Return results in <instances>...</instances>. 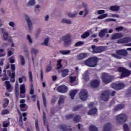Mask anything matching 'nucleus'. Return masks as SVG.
<instances>
[{"instance_id":"nucleus-1","label":"nucleus","mask_w":131,"mask_h":131,"mask_svg":"<svg viewBox=\"0 0 131 131\" xmlns=\"http://www.w3.org/2000/svg\"><path fill=\"white\" fill-rule=\"evenodd\" d=\"M97 63H98V58L97 57L89 58L84 62L85 65L89 66V67H96Z\"/></svg>"},{"instance_id":"nucleus-2","label":"nucleus","mask_w":131,"mask_h":131,"mask_svg":"<svg viewBox=\"0 0 131 131\" xmlns=\"http://www.w3.org/2000/svg\"><path fill=\"white\" fill-rule=\"evenodd\" d=\"M116 124H122L127 120V116L125 114H120L116 117Z\"/></svg>"},{"instance_id":"nucleus-3","label":"nucleus","mask_w":131,"mask_h":131,"mask_svg":"<svg viewBox=\"0 0 131 131\" xmlns=\"http://www.w3.org/2000/svg\"><path fill=\"white\" fill-rule=\"evenodd\" d=\"M127 55V52L124 50H117L115 54H112V56L116 58V59H121L122 57L126 56Z\"/></svg>"},{"instance_id":"nucleus-4","label":"nucleus","mask_w":131,"mask_h":131,"mask_svg":"<svg viewBox=\"0 0 131 131\" xmlns=\"http://www.w3.org/2000/svg\"><path fill=\"white\" fill-rule=\"evenodd\" d=\"M112 78L113 77L108 75L105 73H102V80L104 83H109L112 81Z\"/></svg>"},{"instance_id":"nucleus-5","label":"nucleus","mask_w":131,"mask_h":131,"mask_svg":"<svg viewBox=\"0 0 131 131\" xmlns=\"http://www.w3.org/2000/svg\"><path fill=\"white\" fill-rule=\"evenodd\" d=\"M24 17L28 25V30L31 31V30L33 29V24H32V21H31V19H30V17H29L28 15H25Z\"/></svg>"},{"instance_id":"nucleus-6","label":"nucleus","mask_w":131,"mask_h":131,"mask_svg":"<svg viewBox=\"0 0 131 131\" xmlns=\"http://www.w3.org/2000/svg\"><path fill=\"white\" fill-rule=\"evenodd\" d=\"M118 71L122 73V77H126V76H128L131 73L130 71H128L123 68H119Z\"/></svg>"},{"instance_id":"nucleus-7","label":"nucleus","mask_w":131,"mask_h":131,"mask_svg":"<svg viewBox=\"0 0 131 131\" xmlns=\"http://www.w3.org/2000/svg\"><path fill=\"white\" fill-rule=\"evenodd\" d=\"M80 99L82 101H85L88 99V92L85 90H82L81 91L79 94Z\"/></svg>"},{"instance_id":"nucleus-8","label":"nucleus","mask_w":131,"mask_h":131,"mask_svg":"<svg viewBox=\"0 0 131 131\" xmlns=\"http://www.w3.org/2000/svg\"><path fill=\"white\" fill-rule=\"evenodd\" d=\"M93 54H98V53H102L103 52L104 48L102 47H96V46L93 45L92 46Z\"/></svg>"},{"instance_id":"nucleus-9","label":"nucleus","mask_w":131,"mask_h":131,"mask_svg":"<svg viewBox=\"0 0 131 131\" xmlns=\"http://www.w3.org/2000/svg\"><path fill=\"white\" fill-rule=\"evenodd\" d=\"M25 99H22L20 101V109L21 111H26L28 109V106L26 104H25Z\"/></svg>"},{"instance_id":"nucleus-10","label":"nucleus","mask_w":131,"mask_h":131,"mask_svg":"<svg viewBox=\"0 0 131 131\" xmlns=\"http://www.w3.org/2000/svg\"><path fill=\"white\" fill-rule=\"evenodd\" d=\"M124 86H125V85L122 83L112 84L111 85V88L114 89V90H122V89L124 88Z\"/></svg>"},{"instance_id":"nucleus-11","label":"nucleus","mask_w":131,"mask_h":131,"mask_svg":"<svg viewBox=\"0 0 131 131\" xmlns=\"http://www.w3.org/2000/svg\"><path fill=\"white\" fill-rule=\"evenodd\" d=\"M62 40H63L65 42V46L68 47V46H70L71 45V39H70V36L68 35L66 36H63L62 37Z\"/></svg>"},{"instance_id":"nucleus-12","label":"nucleus","mask_w":131,"mask_h":131,"mask_svg":"<svg viewBox=\"0 0 131 131\" xmlns=\"http://www.w3.org/2000/svg\"><path fill=\"white\" fill-rule=\"evenodd\" d=\"M11 69L12 71H8V74L9 76H10L12 78H14V77H15V70H16V66H15V64H11Z\"/></svg>"},{"instance_id":"nucleus-13","label":"nucleus","mask_w":131,"mask_h":131,"mask_svg":"<svg viewBox=\"0 0 131 131\" xmlns=\"http://www.w3.org/2000/svg\"><path fill=\"white\" fill-rule=\"evenodd\" d=\"M130 41H131V38L129 37H126L119 39L117 42V43H127V42H129Z\"/></svg>"},{"instance_id":"nucleus-14","label":"nucleus","mask_w":131,"mask_h":131,"mask_svg":"<svg viewBox=\"0 0 131 131\" xmlns=\"http://www.w3.org/2000/svg\"><path fill=\"white\" fill-rule=\"evenodd\" d=\"M68 91V88L65 85H60L57 88V91L61 94H65Z\"/></svg>"},{"instance_id":"nucleus-15","label":"nucleus","mask_w":131,"mask_h":131,"mask_svg":"<svg viewBox=\"0 0 131 131\" xmlns=\"http://www.w3.org/2000/svg\"><path fill=\"white\" fill-rule=\"evenodd\" d=\"M89 57V53H81L77 55L78 60H83L85 58Z\"/></svg>"},{"instance_id":"nucleus-16","label":"nucleus","mask_w":131,"mask_h":131,"mask_svg":"<svg viewBox=\"0 0 131 131\" xmlns=\"http://www.w3.org/2000/svg\"><path fill=\"white\" fill-rule=\"evenodd\" d=\"M101 99L105 102L108 101V99H109V91H107L103 92L101 96Z\"/></svg>"},{"instance_id":"nucleus-17","label":"nucleus","mask_w":131,"mask_h":131,"mask_svg":"<svg viewBox=\"0 0 131 131\" xmlns=\"http://www.w3.org/2000/svg\"><path fill=\"white\" fill-rule=\"evenodd\" d=\"M58 71V73H61L62 77H66L68 75V73H69V70L68 69L60 70Z\"/></svg>"},{"instance_id":"nucleus-18","label":"nucleus","mask_w":131,"mask_h":131,"mask_svg":"<svg viewBox=\"0 0 131 131\" xmlns=\"http://www.w3.org/2000/svg\"><path fill=\"white\" fill-rule=\"evenodd\" d=\"M81 6L83 8H85L84 10V16H85L90 13V9L88 8V4L85 3H82Z\"/></svg>"},{"instance_id":"nucleus-19","label":"nucleus","mask_w":131,"mask_h":131,"mask_svg":"<svg viewBox=\"0 0 131 131\" xmlns=\"http://www.w3.org/2000/svg\"><path fill=\"white\" fill-rule=\"evenodd\" d=\"M50 39H51V38L47 37L44 39V41L41 42L40 46H46V47H48L49 46V41H50Z\"/></svg>"},{"instance_id":"nucleus-20","label":"nucleus","mask_w":131,"mask_h":131,"mask_svg":"<svg viewBox=\"0 0 131 131\" xmlns=\"http://www.w3.org/2000/svg\"><path fill=\"white\" fill-rule=\"evenodd\" d=\"M99 84H100V81L98 80H94L91 82V86L93 88H97L99 86Z\"/></svg>"},{"instance_id":"nucleus-21","label":"nucleus","mask_w":131,"mask_h":131,"mask_svg":"<svg viewBox=\"0 0 131 131\" xmlns=\"http://www.w3.org/2000/svg\"><path fill=\"white\" fill-rule=\"evenodd\" d=\"M108 33V30L107 29H104L102 30L99 33V36L100 37H104L105 36V34Z\"/></svg>"},{"instance_id":"nucleus-22","label":"nucleus","mask_w":131,"mask_h":131,"mask_svg":"<svg viewBox=\"0 0 131 131\" xmlns=\"http://www.w3.org/2000/svg\"><path fill=\"white\" fill-rule=\"evenodd\" d=\"M61 23L62 24H72V21L71 20V19L64 18L61 19Z\"/></svg>"},{"instance_id":"nucleus-23","label":"nucleus","mask_w":131,"mask_h":131,"mask_svg":"<svg viewBox=\"0 0 131 131\" xmlns=\"http://www.w3.org/2000/svg\"><path fill=\"white\" fill-rule=\"evenodd\" d=\"M122 35L120 33H116L112 36V39H118V38H121Z\"/></svg>"},{"instance_id":"nucleus-24","label":"nucleus","mask_w":131,"mask_h":131,"mask_svg":"<svg viewBox=\"0 0 131 131\" xmlns=\"http://www.w3.org/2000/svg\"><path fill=\"white\" fill-rule=\"evenodd\" d=\"M25 92H26V89L25 88V84H21L20 85V93L21 94H25Z\"/></svg>"},{"instance_id":"nucleus-25","label":"nucleus","mask_w":131,"mask_h":131,"mask_svg":"<svg viewBox=\"0 0 131 131\" xmlns=\"http://www.w3.org/2000/svg\"><path fill=\"white\" fill-rule=\"evenodd\" d=\"M36 2H35V0H30L27 3V7H33V6L35 5Z\"/></svg>"},{"instance_id":"nucleus-26","label":"nucleus","mask_w":131,"mask_h":131,"mask_svg":"<svg viewBox=\"0 0 131 131\" xmlns=\"http://www.w3.org/2000/svg\"><path fill=\"white\" fill-rule=\"evenodd\" d=\"M103 131H111V124L110 123L106 124L103 127Z\"/></svg>"},{"instance_id":"nucleus-27","label":"nucleus","mask_w":131,"mask_h":131,"mask_svg":"<svg viewBox=\"0 0 131 131\" xmlns=\"http://www.w3.org/2000/svg\"><path fill=\"white\" fill-rule=\"evenodd\" d=\"M76 94H77V90H72L70 92V96L72 99H74V97Z\"/></svg>"},{"instance_id":"nucleus-28","label":"nucleus","mask_w":131,"mask_h":131,"mask_svg":"<svg viewBox=\"0 0 131 131\" xmlns=\"http://www.w3.org/2000/svg\"><path fill=\"white\" fill-rule=\"evenodd\" d=\"M77 15V12H76V11H74L73 13L68 12L67 13V15L68 16V17H70V18H75Z\"/></svg>"},{"instance_id":"nucleus-29","label":"nucleus","mask_w":131,"mask_h":131,"mask_svg":"<svg viewBox=\"0 0 131 131\" xmlns=\"http://www.w3.org/2000/svg\"><path fill=\"white\" fill-rule=\"evenodd\" d=\"M119 9H120V7L118 6H111L110 9L111 11H114L115 12H117V11L119 10Z\"/></svg>"},{"instance_id":"nucleus-30","label":"nucleus","mask_w":131,"mask_h":131,"mask_svg":"<svg viewBox=\"0 0 131 131\" xmlns=\"http://www.w3.org/2000/svg\"><path fill=\"white\" fill-rule=\"evenodd\" d=\"M4 83H5V86L7 87L8 91L10 92V90H11L12 89V86L11 85L10 82H9L8 81H6Z\"/></svg>"},{"instance_id":"nucleus-31","label":"nucleus","mask_w":131,"mask_h":131,"mask_svg":"<svg viewBox=\"0 0 131 131\" xmlns=\"http://www.w3.org/2000/svg\"><path fill=\"white\" fill-rule=\"evenodd\" d=\"M97 108H93L89 111L88 112V115H94V114H96V113H97Z\"/></svg>"},{"instance_id":"nucleus-32","label":"nucleus","mask_w":131,"mask_h":131,"mask_svg":"<svg viewBox=\"0 0 131 131\" xmlns=\"http://www.w3.org/2000/svg\"><path fill=\"white\" fill-rule=\"evenodd\" d=\"M60 54L62 55H69L71 53V51L70 50H61L59 51Z\"/></svg>"},{"instance_id":"nucleus-33","label":"nucleus","mask_w":131,"mask_h":131,"mask_svg":"<svg viewBox=\"0 0 131 131\" xmlns=\"http://www.w3.org/2000/svg\"><path fill=\"white\" fill-rule=\"evenodd\" d=\"M27 39L30 45H32L33 41L32 40V38L31 37L30 35H27Z\"/></svg>"},{"instance_id":"nucleus-34","label":"nucleus","mask_w":131,"mask_h":131,"mask_svg":"<svg viewBox=\"0 0 131 131\" xmlns=\"http://www.w3.org/2000/svg\"><path fill=\"white\" fill-rule=\"evenodd\" d=\"M90 36V32H85L84 34H82L81 36V38H86V37H89Z\"/></svg>"},{"instance_id":"nucleus-35","label":"nucleus","mask_w":131,"mask_h":131,"mask_svg":"<svg viewBox=\"0 0 131 131\" xmlns=\"http://www.w3.org/2000/svg\"><path fill=\"white\" fill-rule=\"evenodd\" d=\"M83 45H84V42L82 41H80L75 43V47H81Z\"/></svg>"},{"instance_id":"nucleus-36","label":"nucleus","mask_w":131,"mask_h":131,"mask_svg":"<svg viewBox=\"0 0 131 131\" xmlns=\"http://www.w3.org/2000/svg\"><path fill=\"white\" fill-rule=\"evenodd\" d=\"M19 58L20 60V64L23 65V66L25 65V59H24V57L22 55H20Z\"/></svg>"},{"instance_id":"nucleus-37","label":"nucleus","mask_w":131,"mask_h":131,"mask_svg":"<svg viewBox=\"0 0 131 131\" xmlns=\"http://www.w3.org/2000/svg\"><path fill=\"white\" fill-rule=\"evenodd\" d=\"M8 25L12 28H15V27H16V23L13 21H10L8 23Z\"/></svg>"},{"instance_id":"nucleus-38","label":"nucleus","mask_w":131,"mask_h":131,"mask_svg":"<svg viewBox=\"0 0 131 131\" xmlns=\"http://www.w3.org/2000/svg\"><path fill=\"white\" fill-rule=\"evenodd\" d=\"M124 108V106L123 105H118L115 108L116 111H118V110H121V109H123Z\"/></svg>"},{"instance_id":"nucleus-39","label":"nucleus","mask_w":131,"mask_h":131,"mask_svg":"<svg viewBox=\"0 0 131 131\" xmlns=\"http://www.w3.org/2000/svg\"><path fill=\"white\" fill-rule=\"evenodd\" d=\"M3 38L4 40H8L9 39V33L7 32L3 34Z\"/></svg>"},{"instance_id":"nucleus-40","label":"nucleus","mask_w":131,"mask_h":131,"mask_svg":"<svg viewBox=\"0 0 131 131\" xmlns=\"http://www.w3.org/2000/svg\"><path fill=\"white\" fill-rule=\"evenodd\" d=\"M89 130L90 131H98V128H97V127H96L95 126L92 125L90 126Z\"/></svg>"},{"instance_id":"nucleus-41","label":"nucleus","mask_w":131,"mask_h":131,"mask_svg":"<svg viewBox=\"0 0 131 131\" xmlns=\"http://www.w3.org/2000/svg\"><path fill=\"white\" fill-rule=\"evenodd\" d=\"M31 53H32V56H33V55H34V56H35V55H36V54H37V53H38V51H37V50L32 48L31 50Z\"/></svg>"},{"instance_id":"nucleus-42","label":"nucleus","mask_w":131,"mask_h":131,"mask_svg":"<svg viewBox=\"0 0 131 131\" xmlns=\"http://www.w3.org/2000/svg\"><path fill=\"white\" fill-rule=\"evenodd\" d=\"M61 62H62V60L59 59L57 61V69H60V68H62V64H61Z\"/></svg>"},{"instance_id":"nucleus-43","label":"nucleus","mask_w":131,"mask_h":131,"mask_svg":"<svg viewBox=\"0 0 131 131\" xmlns=\"http://www.w3.org/2000/svg\"><path fill=\"white\" fill-rule=\"evenodd\" d=\"M9 105V99H5L4 100V103L3 104V107H7Z\"/></svg>"},{"instance_id":"nucleus-44","label":"nucleus","mask_w":131,"mask_h":131,"mask_svg":"<svg viewBox=\"0 0 131 131\" xmlns=\"http://www.w3.org/2000/svg\"><path fill=\"white\" fill-rule=\"evenodd\" d=\"M124 131H129V128L128 127V125L126 124H124L123 125Z\"/></svg>"},{"instance_id":"nucleus-45","label":"nucleus","mask_w":131,"mask_h":131,"mask_svg":"<svg viewBox=\"0 0 131 131\" xmlns=\"http://www.w3.org/2000/svg\"><path fill=\"white\" fill-rule=\"evenodd\" d=\"M107 16H108V14H107V13H105L98 16V19H104V18H106Z\"/></svg>"},{"instance_id":"nucleus-46","label":"nucleus","mask_w":131,"mask_h":131,"mask_svg":"<svg viewBox=\"0 0 131 131\" xmlns=\"http://www.w3.org/2000/svg\"><path fill=\"white\" fill-rule=\"evenodd\" d=\"M88 72L86 71L83 75L84 79H85V80H89V75H88Z\"/></svg>"},{"instance_id":"nucleus-47","label":"nucleus","mask_w":131,"mask_h":131,"mask_svg":"<svg viewBox=\"0 0 131 131\" xmlns=\"http://www.w3.org/2000/svg\"><path fill=\"white\" fill-rule=\"evenodd\" d=\"M29 78H30V81L31 82H32V81H33V77H32V73L31 72H30L29 73Z\"/></svg>"},{"instance_id":"nucleus-48","label":"nucleus","mask_w":131,"mask_h":131,"mask_svg":"<svg viewBox=\"0 0 131 131\" xmlns=\"http://www.w3.org/2000/svg\"><path fill=\"white\" fill-rule=\"evenodd\" d=\"M76 80V77H70V81L74 82Z\"/></svg>"},{"instance_id":"nucleus-49","label":"nucleus","mask_w":131,"mask_h":131,"mask_svg":"<svg viewBox=\"0 0 131 131\" xmlns=\"http://www.w3.org/2000/svg\"><path fill=\"white\" fill-rule=\"evenodd\" d=\"M1 31H2V33L4 34L5 33H8V32H7V29H6L5 28H2L0 29Z\"/></svg>"},{"instance_id":"nucleus-50","label":"nucleus","mask_w":131,"mask_h":131,"mask_svg":"<svg viewBox=\"0 0 131 131\" xmlns=\"http://www.w3.org/2000/svg\"><path fill=\"white\" fill-rule=\"evenodd\" d=\"M8 113L9 111L7 110H4L1 112L2 115H6V114H8Z\"/></svg>"},{"instance_id":"nucleus-51","label":"nucleus","mask_w":131,"mask_h":131,"mask_svg":"<svg viewBox=\"0 0 131 131\" xmlns=\"http://www.w3.org/2000/svg\"><path fill=\"white\" fill-rule=\"evenodd\" d=\"M8 125H10V122H3L4 127H7V126H8Z\"/></svg>"},{"instance_id":"nucleus-52","label":"nucleus","mask_w":131,"mask_h":131,"mask_svg":"<svg viewBox=\"0 0 131 131\" xmlns=\"http://www.w3.org/2000/svg\"><path fill=\"white\" fill-rule=\"evenodd\" d=\"M9 62L11 63V64L15 63V58H13V57H10L9 59Z\"/></svg>"},{"instance_id":"nucleus-53","label":"nucleus","mask_w":131,"mask_h":131,"mask_svg":"<svg viewBox=\"0 0 131 131\" xmlns=\"http://www.w3.org/2000/svg\"><path fill=\"white\" fill-rule=\"evenodd\" d=\"M35 126L37 131H39V128L38 127V121L37 120H36Z\"/></svg>"},{"instance_id":"nucleus-54","label":"nucleus","mask_w":131,"mask_h":131,"mask_svg":"<svg viewBox=\"0 0 131 131\" xmlns=\"http://www.w3.org/2000/svg\"><path fill=\"white\" fill-rule=\"evenodd\" d=\"M106 21L107 22H115V21H116V19H114V18H107L106 19Z\"/></svg>"},{"instance_id":"nucleus-55","label":"nucleus","mask_w":131,"mask_h":131,"mask_svg":"<svg viewBox=\"0 0 131 131\" xmlns=\"http://www.w3.org/2000/svg\"><path fill=\"white\" fill-rule=\"evenodd\" d=\"M75 121H80V117L79 116H76L74 118Z\"/></svg>"},{"instance_id":"nucleus-56","label":"nucleus","mask_w":131,"mask_h":131,"mask_svg":"<svg viewBox=\"0 0 131 131\" xmlns=\"http://www.w3.org/2000/svg\"><path fill=\"white\" fill-rule=\"evenodd\" d=\"M42 98H43V102L44 105L46 106L47 102L46 101V97H45V93L42 94Z\"/></svg>"},{"instance_id":"nucleus-57","label":"nucleus","mask_w":131,"mask_h":131,"mask_svg":"<svg viewBox=\"0 0 131 131\" xmlns=\"http://www.w3.org/2000/svg\"><path fill=\"white\" fill-rule=\"evenodd\" d=\"M104 13H105V10H98L97 11V14L98 15H101L102 14H104Z\"/></svg>"},{"instance_id":"nucleus-58","label":"nucleus","mask_w":131,"mask_h":131,"mask_svg":"<svg viewBox=\"0 0 131 131\" xmlns=\"http://www.w3.org/2000/svg\"><path fill=\"white\" fill-rule=\"evenodd\" d=\"M23 118H22V115H21L20 117L19 121V123L20 125H22V123L23 122Z\"/></svg>"},{"instance_id":"nucleus-59","label":"nucleus","mask_w":131,"mask_h":131,"mask_svg":"<svg viewBox=\"0 0 131 131\" xmlns=\"http://www.w3.org/2000/svg\"><path fill=\"white\" fill-rule=\"evenodd\" d=\"M123 29V27H120L116 28V31H121Z\"/></svg>"},{"instance_id":"nucleus-60","label":"nucleus","mask_w":131,"mask_h":131,"mask_svg":"<svg viewBox=\"0 0 131 131\" xmlns=\"http://www.w3.org/2000/svg\"><path fill=\"white\" fill-rule=\"evenodd\" d=\"M112 17H113V18H119V15L118 14H112L111 15Z\"/></svg>"},{"instance_id":"nucleus-61","label":"nucleus","mask_w":131,"mask_h":131,"mask_svg":"<svg viewBox=\"0 0 131 131\" xmlns=\"http://www.w3.org/2000/svg\"><path fill=\"white\" fill-rule=\"evenodd\" d=\"M49 19H50V16L47 15L45 17V21H49Z\"/></svg>"},{"instance_id":"nucleus-62","label":"nucleus","mask_w":131,"mask_h":131,"mask_svg":"<svg viewBox=\"0 0 131 131\" xmlns=\"http://www.w3.org/2000/svg\"><path fill=\"white\" fill-rule=\"evenodd\" d=\"M62 103H64V99L60 98L59 100V104H62Z\"/></svg>"},{"instance_id":"nucleus-63","label":"nucleus","mask_w":131,"mask_h":131,"mask_svg":"<svg viewBox=\"0 0 131 131\" xmlns=\"http://www.w3.org/2000/svg\"><path fill=\"white\" fill-rule=\"evenodd\" d=\"M35 8L37 10H39V9H41V5H37L36 6H35Z\"/></svg>"},{"instance_id":"nucleus-64","label":"nucleus","mask_w":131,"mask_h":131,"mask_svg":"<svg viewBox=\"0 0 131 131\" xmlns=\"http://www.w3.org/2000/svg\"><path fill=\"white\" fill-rule=\"evenodd\" d=\"M52 70V67L49 66L47 69V72H50Z\"/></svg>"}]
</instances>
